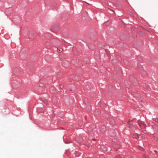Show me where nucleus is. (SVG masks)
I'll use <instances>...</instances> for the list:
<instances>
[{
    "instance_id": "nucleus-6",
    "label": "nucleus",
    "mask_w": 158,
    "mask_h": 158,
    "mask_svg": "<svg viewBox=\"0 0 158 158\" xmlns=\"http://www.w3.org/2000/svg\"><path fill=\"white\" fill-rule=\"evenodd\" d=\"M63 51L62 49L60 48H58L57 49V51L58 52H61Z\"/></svg>"
},
{
    "instance_id": "nucleus-11",
    "label": "nucleus",
    "mask_w": 158,
    "mask_h": 158,
    "mask_svg": "<svg viewBox=\"0 0 158 158\" xmlns=\"http://www.w3.org/2000/svg\"><path fill=\"white\" fill-rule=\"evenodd\" d=\"M51 89H50V92H51Z\"/></svg>"
},
{
    "instance_id": "nucleus-12",
    "label": "nucleus",
    "mask_w": 158,
    "mask_h": 158,
    "mask_svg": "<svg viewBox=\"0 0 158 158\" xmlns=\"http://www.w3.org/2000/svg\"><path fill=\"white\" fill-rule=\"evenodd\" d=\"M106 149L105 150H104V151H106Z\"/></svg>"
},
{
    "instance_id": "nucleus-2",
    "label": "nucleus",
    "mask_w": 158,
    "mask_h": 158,
    "mask_svg": "<svg viewBox=\"0 0 158 158\" xmlns=\"http://www.w3.org/2000/svg\"><path fill=\"white\" fill-rule=\"evenodd\" d=\"M114 132L115 131L114 130H110L109 131V134L111 136H113L114 135Z\"/></svg>"
},
{
    "instance_id": "nucleus-3",
    "label": "nucleus",
    "mask_w": 158,
    "mask_h": 158,
    "mask_svg": "<svg viewBox=\"0 0 158 158\" xmlns=\"http://www.w3.org/2000/svg\"><path fill=\"white\" fill-rule=\"evenodd\" d=\"M100 130L102 132H104L105 131L106 127L105 126H102L101 127Z\"/></svg>"
},
{
    "instance_id": "nucleus-5",
    "label": "nucleus",
    "mask_w": 158,
    "mask_h": 158,
    "mask_svg": "<svg viewBox=\"0 0 158 158\" xmlns=\"http://www.w3.org/2000/svg\"><path fill=\"white\" fill-rule=\"evenodd\" d=\"M143 158H149L148 156L146 154H144L143 156Z\"/></svg>"
},
{
    "instance_id": "nucleus-7",
    "label": "nucleus",
    "mask_w": 158,
    "mask_h": 158,
    "mask_svg": "<svg viewBox=\"0 0 158 158\" xmlns=\"http://www.w3.org/2000/svg\"><path fill=\"white\" fill-rule=\"evenodd\" d=\"M100 110H97L95 112V114L96 115H98L99 114L98 113L99 112Z\"/></svg>"
},
{
    "instance_id": "nucleus-8",
    "label": "nucleus",
    "mask_w": 158,
    "mask_h": 158,
    "mask_svg": "<svg viewBox=\"0 0 158 158\" xmlns=\"http://www.w3.org/2000/svg\"><path fill=\"white\" fill-rule=\"evenodd\" d=\"M114 148H115L118 149V148H119V146L117 145L116 146H115Z\"/></svg>"
},
{
    "instance_id": "nucleus-14",
    "label": "nucleus",
    "mask_w": 158,
    "mask_h": 158,
    "mask_svg": "<svg viewBox=\"0 0 158 158\" xmlns=\"http://www.w3.org/2000/svg\"><path fill=\"white\" fill-rule=\"evenodd\" d=\"M61 87H62V86H61V87H60V88H62Z\"/></svg>"
},
{
    "instance_id": "nucleus-10",
    "label": "nucleus",
    "mask_w": 158,
    "mask_h": 158,
    "mask_svg": "<svg viewBox=\"0 0 158 158\" xmlns=\"http://www.w3.org/2000/svg\"><path fill=\"white\" fill-rule=\"evenodd\" d=\"M101 148L102 149L103 147H104V146H101Z\"/></svg>"
},
{
    "instance_id": "nucleus-9",
    "label": "nucleus",
    "mask_w": 158,
    "mask_h": 158,
    "mask_svg": "<svg viewBox=\"0 0 158 158\" xmlns=\"http://www.w3.org/2000/svg\"><path fill=\"white\" fill-rule=\"evenodd\" d=\"M100 158H105V157L104 156H101Z\"/></svg>"
},
{
    "instance_id": "nucleus-13",
    "label": "nucleus",
    "mask_w": 158,
    "mask_h": 158,
    "mask_svg": "<svg viewBox=\"0 0 158 158\" xmlns=\"http://www.w3.org/2000/svg\"><path fill=\"white\" fill-rule=\"evenodd\" d=\"M61 87H62V86H61V87H60V88H62Z\"/></svg>"
},
{
    "instance_id": "nucleus-1",
    "label": "nucleus",
    "mask_w": 158,
    "mask_h": 158,
    "mask_svg": "<svg viewBox=\"0 0 158 158\" xmlns=\"http://www.w3.org/2000/svg\"><path fill=\"white\" fill-rule=\"evenodd\" d=\"M131 81L134 85L136 86L138 85V81L136 79L134 78L133 80H131Z\"/></svg>"
},
{
    "instance_id": "nucleus-4",
    "label": "nucleus",
    "mask_w": 158,
    "mask_h": 158,
    "mask_svg": "<svg viewBox=\"0 0 158 158\" xmlns=\"http://www.w3.org/2000/svg\"><path fill=\"white\" fill-rule=\"evenodd\" d=\"M139 123V125L140 127H142V126H144L146 125L144 124V123L143 122Z\"/></svg>"
}]
</instances>
